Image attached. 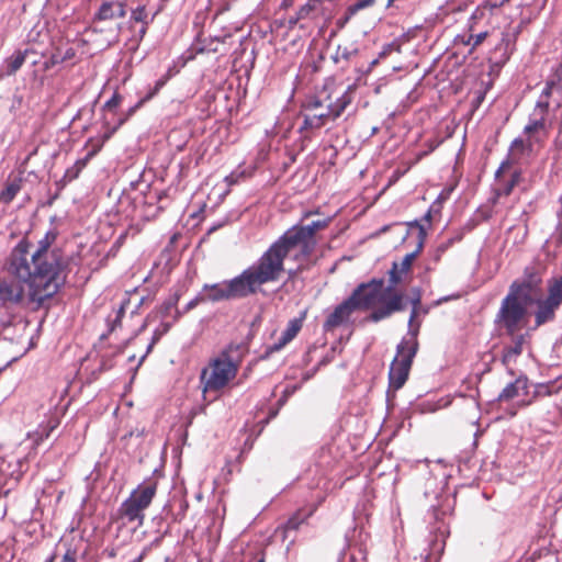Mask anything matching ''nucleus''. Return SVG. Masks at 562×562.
Listing matches in <instances>:
<instances>
[{
	"instance_id": "f257e3e1",
	"label": "nucleus",
	"mask_w": 562,
	"mask_h": 562,
	"mask_svg": "<svg viewBox=\"0 0 562 562\" xmlns=\"http://www.w3.org/2000/svg\"><path fill=\"white\" fill-rule=\"evenodd\" d=\"M57 238L54 229L48 231L38 241V248L31 256L30 243L23 238L10 252L5 270L27 282V294L32 302L42 306L58 293L68 274V260L59 248H52Z\"/></svg>"
},
{
	"instance_id": "f03ea898",
	"label": "nucleus",
	"mask_w": 562,
	"mask_h": 562,
	"mask_svg": "<svg viewBox=\"0 0 562 562\" xmlns=\"http://www.w3.org/2000/svg\"><path fill=\"white\" fill-rule=\"evenodd\" d=\"M544 268L539 263H532L524 269L521 278L509 285V295L524 303H535V327L538 328L555 321L557 312L562 305V274L547 280V295L533 300L541 293L542 276Z\"/></svg>"
},
{
	"instance_id": "7ed1b4c3",
	"label": "nucleus",
	"mask_w": 562,
	"mask_h": 562,
	"mask_svg": "<svg viewBox=\"0 0 562 562\" xmlns=\"http://www.w3.org/2000/svg\"><path fill=\"white\" fill-rule=\"evenodd\" d=\"M317 245V240L311 239L308 232L304 233L297 227L289 228L280 236L257 260L260 272L267 283L277 282L284 272V260L293 258L301 270L310 260Z\"/></svg>"
},
{
	"instance_id": "20e7f679",
	"label": "nucleus",
	"mask_w": 562,
	"mask_h": 562,
	"mask_svg": "<svg viewBox=\"0 0 562 562\" xmlns=\"http://www.w3.org/2000/svg\"><path fill=\"white\" fill-rule=\"evenodd\" d=\"M245 357V349L240 345H229L216 357L210 359L206 367L201 370L200 384L204 397L222 393L236 378Z\"/></svg>"
},
{
	"instance_id": "39448f33",
	"label": "nucleus",
	"mask_w": 562,
	"mask_h": 562,
	"mask_svg": "<svg viewBox=\"0 0 562 562\" xmlns=\"http://www.w3.org/2000/svg\"><path fill=\"white\" fill-rule=\"evenodd\" d=\"M350 89L348 87L341 97L336 98L335 102H333L331 95L327 93L326 88L306 98L302 105L301 114L304 120L300 127V132L304 134V137L307 138L313 131L322 128L328 119H336L341 114L351 101L349 95Z\"/></svg>"
},
{
	"instance_id": "423d86ee",
	"label": "nucleus",
	"mask_w": 562,
	"mask_h": 562,
	"mask_svg": "<svg viewBox=\"0 0 562 562\" xmlns=\"http://www.w3.org/2000/svg\"><path fill=\"white\" fill-rule=\"evenodd\" d=\"M358 306H373L370 319L379 322L389 317L394 312L405 308L403 296L395 293L392 285L383 286V281L361 283L353 290V308Z\"/></svg>"
},
{
	"instance_id": "0eeeda50",
	"label": "nucleus",
	"mask_w": 562,
	"mask_h": 562,
	"mask_svg": "<svg viewBox=\"0 0 562 562\" xmlns=\"http://www.w3.org/2000/svg\"><path fill=\"white\" fill-rule=\"evenodd\" d=\"M263 284H267V281L258 266L254 263L232 280L214 284H204L202 290L206 301L220 302L243 299L256 294Z\"/></svg>"
},
{
	"instance_id": "6e6552de",
	"label": "nucleus",
	"mask_w": 562,
	"mask_h": 562,
	"mask_svg": "<svg viewBox=\"0 0 562 562\" xmlns=\"http://www.w3.org/2000/svg\"><path fill=\"white\" fill-rule=\"evenodd\" d=\"M156 493L157 482L139 484L117 508L116 520H121L122 526L132 522H136L137 527L143 526L145 510L150 506Z\"/></svg>"
},
{
	"instance_id": "1a4fd4ad",
	"label": "nucleus",
	"mask_w": 562,
	"mask_h": 562,
	"mask_svg": "<svg viewBox=\"0 0 562 562\" xmlns=\"http://www.w3.org/2000/svg\"><path fill=\"white\" fill-rule=\"evenodd\" d=\"M126 4L120 0H109L101 3L92 18L91 29L95 33H105V46L119 42L121 32L120 20L126 16Z\"/></svg>"
},
{
	"instance_id": "9d476101",
	"label": "nucleus",
	"mask_w": 562,
	"mask_h": 562,
	"mask_svg": "<svg viewBox=\"0 0 562 562\" xmlns=\"http://www.w3.org/2000/svg\"><path fill=\"white\" fill-rule=\"evenodd\" d=\"M524 301L507 294L501 302L499 310L495 316V324L499 329L514 336L525 327L527 318V305Z\"/></svg>"
},
{
	"instance_id": "9b49d317",
	"label": "nucleus",
	"mask_w": 562,
	"mask_h": 562,
	"mask_svg": "<svg viewBox=\"0 0 562 562\" xmlns=\"http://www.w3.org/2000/svg\"><path fill=\"white\" fill-rule=\"evenodd\" d=\"M418 344L416 340L407 341L403 339L396 348V357L391 363L389 371V386L397 391L408 379L413 359L416 356Z\"/></svg>"
},
{
	"instance_id": "f8f14e48",
	"label": "nucleus",
	"mask_w": 562,
	"mask_h": 562,
	"mask_svg": "<svg viewBox=\"0 0 562 562\" xmlns=\"http://www.w3.org/2000/svg\"><path fill=\"white\" fill-rule=\"evenodd\" d=\"M10 277V274L8 273ZM11 281H0V307H9L12 305H18L23 302L25 296L29 302L34 304L29 297L27 294V282L11 276ZM36 307H40L35 303Z\"/></svg>"
},
{
	"instance_id": "ddd939ff",
	"label": "nucleus",
	"mask_w": 562,
	"mask_h": 562,
	"mask_svg": "<svg viewBox=\"0 0 562 562\" xmlns=\"http://www.w3.org/2000/svg\"><path fill=\"white\" fill-rule=\"evenodd\" d=\"M409 226L416 227L418 229L417 246L414 251L407 254L403 258L401 265H398L397 262H393L392 269L390 270V282L392 286L401 282V273L409 271L413 261L424 247V241L426 238V229L424 225H422L418 221H414L409 223Z\"/></svg>"
},
{
	"instance_id": "4468645a",
	"label": "nucleus",
	"mask_w": 562,
	"mask_h": 562,
	"mask_svg": "<svg viewBox=\"0 0 562 562\" xmlns=\"http://www.w3.org/2000/svg\"><path fill=\"white\" fill-rule=\"evenodd\" d=\"M327 18L324 0H307L293 16L289 18V24L294 25L302 22L300 27H306L310 22L318 23Z\"/></svg>"
},
{
	"instance_id": "2eb2a0df",
	"label": "nucleus",
	"mask_w": 562,
	"mask_h": 562,
	"mask_svg": "<svg viewBox=\"0 0 562 562\" xmlns=\"http://www.w3.org/2000/svg\"><path fill=\"white\" fill-rule=\"evenodd\" d=\"M351 317V296L346 297L335 310L327 316L323 324L325 331H333L336 328L347 324Z\"/></svg>"
},
{
	"instance_id": "dca6fc26",
	"label": "nucleus",
	"mask_w": 562,
	"mask_h": 562,
	"mask_svg": "<svg viewBox=\"0 0 562 562\" xmlns=\"http://www.w3.org/2000/svg\"><path fill=\"white\" fill-rule=\"evenodd\" d=\"M306 311H303L300 315V317L291 319L284 331L282 333L281 337L277 342L269 346L267 349L268 353L277 352L281 350L283 347H285L290 341H292L296 335L300 333V330L303 327V322L306 318Z\"/></svg>"
},
{
	"instance_id": "f3484780",
	"label": "nucleus",
	"mask_w": 562,
	"mask_h": 562,
	"mask_svg": "<svg viewBox=\"0 0 562 562\" xmlns=\"http://www.w3.org/2000/svg\"><path fill=\"white\" fill-rule=\"evenodd\" d=\"M510 165H512L510 160L506 159L501 164V166L498 167V169L495 172V180L497 181V187L494 189L495 196L493 199V203H495L496 200L502 195L508 196L515 188V186L513 184V181H509V180L505 181L503 179V175L509 170Z\"/></svg>"
},
{
	"instance_id": "a211bd4d",
	"label": "nucleus",
	"mask_w": 562,
	"mask_h": 562,
	"mask_svg": "<svg viewBox=\"0 0 562 562\" xmlns=\"http://www.w3.org/2000/svg\"><path fill=\"white\" fill-rule=\"evenodd\" d=\"M528 379L526 376H519L514 382L508 383L497 396L498 402H508L518 396L519 391H526L529 395Z\"/></svg>"
},
{
	"instance_id": "6ab92c4d",
	"label": "nucleus",
	"mask_w": 562,
	"mask_h": 562,
	"mask_svg": "<svg viewBox=\"0 0 562 562\" xmlns=\"http://www.w3.org/2000/svg\"><path fill=\"white\" fill-rule=\"evenodd\" d=\"M562 389V376L548 383H537L533 385V398H543L557 394Z\"/></svg>"
},
{
	"instance_id": "aec40b11",
	"label": "nucleus",
	"mask_w": 562,
	"mask_h": 562,
	"mask_svg": "<svg viewBox=\"0 0 562 562\" xmlns=\"http://www.w3.org/2000/svg\"><path fill=\"white\" fill-rule=\"evenodd\" d=\"M31 50H16L5 59L7 75H14L25 63L26 56Z\"/></svg>"
},
{
	"instance_id": "412c9836",
	"label": "nucleus",
	"mask_w": 562,
	"mask_h": 562,
	"mask_svg": "<svg viewBox=\"0 0 562 562\" xmlns=\"http://www.w3.org/2000/svg\"><path fill=\"white\" fill-rule=\"evenodd\" d=\"M22 188V179L16 178L12 181L8 182L4 189L0 192V202L4 204H9L13 201L16 194L20 192Z\"/></svg>"
},
{
	"instance_id": "4be33fe9",
	"label": "nucleus",
	"mask_w": 562,
	"mask_h": 562,
	"mask_svg": "<svg viewBox=\"0 0 562 562\" xmlns=\"http://www.w3.org/2000/svg\"><path fill=\"white\" fill-rule=\"evenodd\" d=\"M330 221V217H325L322 220L313 221L308 225H295V227H297L300 231H303L304 233L308 232L310 238L317 240L316 233L327 228Z\"/></svg>"
},
{
	"instance_id": "5701e85b",
	"label": "nucleus",
	"mask_w": 562,
	"mask_h": 562,
	"mask_svg": "<svg viewBox=\"0 0 562 562\" xmlns=\"http://www.w3.org/2000/svg\"><path fill=\"white\" fill-rule=\"evenodd\" d=\"M525 341L524 335H514L513 344L504 349V362L509 361L513 357L519 356L522 352V345Z\"/></svg>"
},
{
	"instance_id": "b1692460",
	"label": "nucleus",
	"mask_w": 562,
	"mask_h": 562,
	"mask_svg": "<svg viewBox=\"0 0 562 562\" xmlns=\"http://www.w3.org/2000/svg\"><path fill=\"white\" fill-rule=\"evenodd\" d=\"M172 77V69L169 68L168 71L155 82V86L148 90V92L142 98L143 102L147 103L153 98H155L159 91L166 86L168 80Z\"/></svg>"
},
{
	"instance_id": "393cba45",
	"label": "nucleus",
	"mask_w": 562,
	"mask_h": 562,
	"mask_svg": "<svg viewBox=\"0 0 562 562\" xmlns=\"http://www.w3.org/2000/svg\"><path fill=\"white\" fill-rule=\"evenodd\" d=\"M148 13H147V10H146V7L145 5H139L137 7L136 9H134L132 11V14H131V19L135 22H140L143 23V27L140 30V34L144 35L146 33V30H147V25H148Z\"/></svg>"
},
{
	"instance_id": "a878e982",
	"label": "nucleus",
	"mask_w": 562,
	"mask_h": 562,
	"mask_svg": "<svg viewBox=\"0 0 562 562\" xmlns=\"http://www.w3.org/2000/svg\"><path fill=\"white\" fill-rule=\"evenodd\" d=\"M312 513H313V512L311 510L307 515L303 516V515H302V512H301V510H299V512H297V513H295L291 518H289V520H288V521H286V524H285V529H286V530H296V529L300 527V525H301V524H303V522H304V520H305L308 516H311V515H312Z\"/></svg>"
},
{
	"instance_id": "bb28decb",
	"label": "nucleus",
	"mask_w": 562,
	"mask_h": 562,
	"mask_svg": "<svg viewBox=\"0 0 562 562\" xmlns=\"http://www.w3.org/2000/svg\"><path fill=\"white\" fill-rule=\"evenodd\" d=\"M127 304H130V300H124L121 303L120 307L116 310L115 318L113 321H111V326H110L111 331H113L116 327L121 326V321L125 314V308H126Z\"/></svg>"
},
{
	"instance_id": "cd10ccee",
	"label": "nucleus",
	"mask_w": 562,
	"mask_h": 562,
	"mask_svg": "<svg viewBox=\"0 0 562 562\" xmlns=\"http://www.w3.org/2000/svg\"><path fill=\"white\" fill-rule=\"evenodd\" d=\"M101 149V145L99 146H95L93 149H91L87 156L82 159H78L75 164H74V167H76V169L79 171V173H81V171L86 168L87 164L89 162V160L95 156L99 150Z\"/></svg>"
},
{
	"instance_id": "c85d7f7f",
	"label": "nucleus",
	"mask_w": 562,
	"mask_h": 562,
	"mask_svg": "<svg viewBox=\"0 0 562 562\" xmlns=\"http://www.w3.org/2000/svg\"><path fill=\"white\" fill-rule=\"evenodd\" d=\"M101 149V145L99 146H95L93 149H91L87 156L82 159H78L75 164H74V167H76V169L79 171V173H81V171L86 168L87 164L89 162V160L95 156L99 150Z\"/></svg>"
},
{
	"instance_id": "c756f323",
	"label": "nucleus",
	"mask_w": 562,
	"mask_h": 562,
	"mask_svg": "<svg viewBox=\"0 0 562 562\" xmlns=\"http://www.w3.org/2000/svg\"><path fill=\"white\" fill-rule=\"evenodd\" d=\"M57 555L54 553L45 562H56ZM59 562H77L76 552L68 549L65 554L61 557Z\"/></svg>"
},
{
	"instance_id": "7c9ffc66",
	"label": "nucleus",
	"mask_w": 562,
	"mask_h": 562,
	"mask_svg": "<svg viewBox=\"0 0 562 562\" xmlns=\"http://www.w3.org/2000/svg\"><path fill=\"white\" fill-rule=\"evenodd\" d=\"M181 294L179 292H176L173 296H171L169 300H167L164 305V313L168 314L172 308H175L180 300Z\"/></svg>"
},
{
	"instance_id": "2f4dec72",
	"label": "nucleus",
	"mask_w": 562,
	"mask_h": 562,
	"mask_svg": "<svg viewBox=\"0 0 562 562\" xmlns=\"http://www.w3.org/2000/svg\"><path fill=\"white\" fill-rule=\"evenodd\" d=\"M122 99V95L115 91L113 95L104 103V109L113 110L117 108L121 104Z\"/></svg>"
},
{
	"instance_id": "473e14b6",
	"label": "nucleus",
	"mask_w": 562,
	"mask_h": 562,
	"mask_svg": "<svg viewBox=\"0 0 562 562\" xmlns=\"http://www.w3.org/2000/svg\"><path fill=\"white\" fill-rule=\"evenodd\" d=\"M486 36H487V32H481L475 35H470L469 40L467 41V44L472 45V47L475 48L476 46H479L480 44L483 43V41L486 38Z\"/></svg>"
},
{
	"instance_id": "72a5a7b5",
	"label": "nucleus",
	"mask_w": 562,
	"mask_h": 562,
	"mask_svg": "<svg viewBox=\"0 0 562 562\" xmlns=\"http://www.w3.org/2000/svg\"><path fill=\"white\" fill-rule=\"evenodd\" d=\"M145 102L140 99L135 105L130 108L123 119L119 121V125L124 124L130 117H132L143 105Z\"/></svg>"
},
{
	"instance_id": "f704fd0d",
	"label": "nucleus",
	"mask_w": 562,
	"mask_h": 562,
	"mask_svg": "<svg viewBox=\"0 0 562 562\" xmlns=\"http://www.w3.org/2000/svg\"><path fill=\"white\" fill-rule=\"evenodd\" d=\"M79 171L76 169V167H74V165L71 167H69L65 175H64V180L67 181V182H71L74 181L75 179H77L79 177Z\"/></svg>"
},
{
	"instance_id": "c9c22d12",
	"label": "nucleus",
	"mask_w": 562,
	"mask_h": 562,
	"mask_svg": "<svg viewBox=\"0 0 562 562\" xmlns=\"http://www.w3.org/2000/svg\"><path fill=\"white\" fill-rule=\"evenodd\" d=\"M412 304H413V310H412L411 317H409V324L413 323L414 318L418 314V310L420 307V295L419 294H417V296L412 300Z\"/></svg>"
},
{
	"instance_id": "e433bc0d",
	"label": "nucleus",
	"mask_w": 562,
	"mask_h": 562,
	"mask_svg": "<svg viewBox=\"0 0 562 562\" xmlns=\"http://www.w3.org/2000/svg\"><path fill=\"white\" fill-rule=\"evenodd\" d=\"M206 299H205V295L202 294V295H199L196 297H194L193 300H191L188 304H187V307H186V311H190V310H193L194 307H196L201 302H205Z\"/></svg>"
},
{
	"instance_id": "4c0bfd02",
	"label": "nucleus",
	"mask_w": 562,
	"mask_h": 562,
	"mask_svg": "<svg viewBox=\"0 0 562 562\" xmlns=\"http://www.w3.org/2000/svg\"><path fill=\"white\" fill-rule=\"evenodd\" d=\"M373 3L374 0H358L356 3H353V13L358 10L371 7Z\"/></svg>"
},
{
	"instance_id": "58836bf2",
	"label": "nucleus",
	"mask_w": 562,
	"mask_h": 562,
	"mask_svg": "<svg viewBox=\"0 0 562 562\" xmlns=\"http://www.w3.org/2000/svg\"><path fill=\"white\" fill-rule=\"evenodd\" d=\"M59 63H63L60 56L58 54H53L50 58L45 63V68L49 69Z\"/></svg>"
},
{
	"instance_id": "ea45409f",
	"label": "nucleus",
	"mask_w": 562,
	"mask_h": 562,
	"mask_svg": "<svg viewBox=\"0 0 562 562\" xmlns=\"http://www.w3.org/2000/svg\"><path fill=\"white\" fill-rule=\"evenodd\" d=\"M76 57V50L72 47H69L65 50V53L60 56L61 61L71 60Z\"/></svg>"
},
{
	"instance_id": "a19ab883",
	"label": "nucleus",
	"mask_w": 562,
	"mask_h": 562,
	"mask_svg": "<svg viewBox=\"0 0 562 562\" xmlns=\"http://www.w3.org/2000/svg\"><path fill=\"white\" fill-rule=\"evenodd\" d=\"M521 180V171L516 169L512 172L509 181H513V184L516 187Z\"/></svg>"
},
{
	"instance_id": "79ce46f5",
	"label": "nucleus",
	"mask_w": 562,
	"mask_h": 562,
	"mask_svg": "<svg viewBox=\"0 0 562 562\" xmlns=\"http://www.w3.org/2000/svg\"><path fill=\"white\" fill-rule=\"evenodd\" d=\"M537 401H538V398H533V394L531 392L530 393V397L528 400H522L521 402H519V406L520 407H527V406L532 405Z\"/></svg>"
},
{
	"instance_id": "37998d69",
	"label": "nucleus",
	"mask_w": 562,
	"mask_h": 562,
	"mask_svg": "<svg viewBox=\"0 0 562 562\" xmlns=\"http://www.w3.org/2000/svg\"><path fill=\"white\" fill-rule=\"evenodd\" d=\"M510 148H512V149H514V148H520V149H522V148H524V140H522V139H520V138H516V139H514V140H513V143H512Z\"/></svg>"
},
{
	"instance_id": "c03bdc74",
	"label": "nucleus",
	"mask_w": 562,
	"mask_h": 562,
	"mask_svg": "<svg viewBox=\"0 0 562 562\" xmlns=\"http://www.w3.org/2000/svg\"><path fill=\"white\" fill-rule=\"evenodd\" d=\"M452 244V239H449L447 243H442L439 247H438V251H446L449 246Z\"/></svg>"
},
{
	"instance_id": "a18cd8bd",
	"label": "nucleus",
	"mask_w": 562,
	"mask_h": 562,
	"mask_svg": "<svg viewBox=\"0 0 562 562\" xmlns=\"http://www.w3.org/2000/svg\"><path fill=\"white\" fill-rule=\"evenodd\" d=\"M452 244V239H449L447 243H442L439 247H438V251H446L449 246Z\"/></svg>"
},
{
	"instance_id": "49530a36",
	"label": "nucleus",
	"mask_w": 562,
	"mask_h": 562,
	"mask_svg": "<svg viewBox=\"0 0 562 562\" xmlns=\"http://www.w3.org/2000/svg\"><path fill=\"white\" fill-rule=\"evenodd\" d=\"M315 214H318V210L306 211L303 214V220H307L308 217H311L312 215H315Z\"/></svg>"
},
{
	"instance_id": "de8ad7c7",
	"label": "nucleus",
	"mask_w": 562,
	"mask_h": 562,
	"mask_svg": "<svg viewBox=\"0 0 562 562\" xmlns=\"http://www.w3.org/2000/svg\"><path fill=\"white\" fill-rule=\"evenodd\" d=\"M431 214H432V207H430L428 210V212L424 215L423 220L426 221V222H430L431 221Z\"/></svg>"
},
{
	"instance_id": "09e8293b",
	"label": "nucleus",
	"mask_w": 562,
	"mask_h": 562,
	"mask_svg": "<svg viewBox=\"0 0 562 562\" xmlns=\"http://www.w3.org/2000/svg\"><path fill=\"white\" fill-rule=\"evenodd\" d=\"M146 555V550H144L133 562H142Z\"/></svg>"
},
{
	"instance_id": "8fccbe9b",
	"label": "nucleus",
	"mask_w": 562,
	"mask_h": 562,
	"mask_svg": "<svg viewBox=\"0 0 562 562\" xmlns=\"http://www.w3.org/2000/svg\"><path fill=\"white\" fill-rule=\"evenodd\" d=\"M341 53L342 57L348 58V52L347 48H344V50L339 49L338 55Z\"/></svg>"
},
{
	"instance_id": "3c124183",
	"label": "nucleus",
	"mask_w": 562,
	"mask_h": 562,
	"mask_svg": "<svg viewBox=\"0 0 562 562\" xmlns=\"http://www.w3.org/2000/svg\"><path fill=\"white\" fill-rule=\"evenodd\" d=\"M448 300H449V297H443V299H440V300L438 301V303L446 302V301H448Z\"/></svg>"
},
{
	"instance_id": "603ef678",
	"label": "nucleus",
	"mask_w": 562,
	"mask_h": 562,
	"mask_svg": "<svg viewBox=\"0 0 562 562\" xmlns=\"http://www.w3.org/2000/svg\"><path fill=\"white\" fill-rule=\"evenodd\" d=\"M258 562H265V557L261 555V558L258 560Z\"/></svg>"
},
{
	"instance_id": "864d4df0",
	"label": "nucleus",
	"mask_w": 562,
	"mask_h": 562,
	"mask_svg": "<svg viewBox=\"0 0 562 562\" xmlns=\"http://www.w3.org/2000/svg\"><path fill=\"white\" fill-rule=\"evenodd\" d=\"M375 64H376V59H373V60L371 61V66H374Z\"/></svg>"
},
{
	"instance_id": "5fc2aeb1",
	"label": "nucleus",
	"mask_w": 562,
	"mask_h": 562,
	"mask_svg": "<svg viewBox=\"0 0 562 562\" xmlns=\"http://www.w3.org/2000/svg\"><path fill=\"white\" fill-rule=\"evenodd\" d=\"M349 12H351V7H350V8H347L346 13H349Z\"/></svg>"
}]
</instances>
